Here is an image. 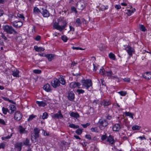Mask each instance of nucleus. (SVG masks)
<instances>
[{
    "label": "nucleus",
    "instance_id": "37",
    "mask_svg": "<svg viewBox=\"0 0 151 151\" xmlns=\"http://www.w3.org/2000/svg\"><path fill=\"white\" fill-rule=\"evenodd\" d=\"M48 116V114L46 112H45L43 113L42 118L43 119H45L47 118Z\"/></svg>",
    "mask_w": 151,
    "mask_h": 151
},
{
    "label": "nucleus",
    "instance_id": "10",
    "mask_svg": "<svg viewBox=\"0 0 151 151\" xmlns=\"http://www.w3.org/2000/svg\"><path fill=\"white\" fill-rule=\"evenodd\" d=\"M52 117L58 119H61L63 118V116L61 114V111H60L57 113L52 116Z\"/></svg>",
    "mask_w": 151,
    "mask_h": 151
},
{
    "label": "nucleus",
    "instance_id": "42",
    "mask_svg": "<svg viewBox=\"0 0 151 151\" xmlns=\"http://www.w3.org/2000/svg\"><path fill=\"white\" fill-rule=\"evenodd\" d=\"M89 112L88 111V114H93V109L91 107H90L89 109Z\"/></svg>",
    "mask_w": 151,
    "mask_h": 151
},
{
    "label": "nucleus",
    "instance_id": "21",
    "mask_svg": "<svg viewBox=\"0 0 151 151\" xmlns=\"http://www.w3.org/2000/svg\"><path fill=\"white\" fill-rule=\"evenodd\" d=\"M22 146V143L21 142L16 143L15 147L18 148V151H20L21 150Z\"/></svg>",
    "mask_w": 151,
    "mask_h": 151
},
{
    "label": "nucleus",
    "instance_id": "57",
    "mask_svg": "<svg viewBox=\"0 0 151 151\" xmlns=\"http://www.w3.org/2000/svg\"><path fill=\"white\" fill-rule=\"evenodd\" d=\"M0 124H2L3 125H5L6 123L4 121V120H3L2 119H0Z\"/></svg>",
    "mask_w": 151,
    "mask_h": 151
},
{
    "label": "nucleus",
    "instance_id": "9",
    "mask_svg": "<svg viewBox=\"0 0 151 151\" xmlns=\"http://www.w3.org/2000/svg\"><path fill=\"white\" fill-rule=\"evenodd\" d=\"M14 117L15 119L19 121L22 119V115L19 111H17L15 113Z\"/></svg>",
    "mask_w": 151,
    "mask_h": 151
},
{
    "label": "nucleus",
    "instance_id": "50",
    "mask_svg": "<svg viewBox=\"0 0 151 151\" xmlns=\"http://www.w3.org/2000/svg\"><path fill=\"white\" fill-rule=\"evenodd\" d=\"M72 48L73 50H83V49H82L81 47H75L73 46L72 47Z\"/></svg>",
    "mask_w": 151,
    "mask_h": 151
},
{
    "label": "nucleus",
    "instance_id": "3",
    "mask_svg": "<svg viewBox=\"0 0 151 151\" xmlns=\"http://www.w3.org/2000/svg\"><path fill=\"white\" fill-rule=\"evenodd\" d=\"M34 135L31 136V139L32 141H34L33 139L35 140L36 142V139L39 137V134L40 132V130H39L37 128H35L34 129Z\"/></svg>",
    "mask_w": 151,
    "mask_h": 151
},
{
    "label": "nucleus",
    "instance_id": "30",
    "mask_svg": "<svg viewBox=\"0 0 151 151\" xmlns=\"http://www.w3.org/2000/svg\"><path fill=\"white\" fill-rule=\"evenodd\" d=\"M19 130L20 133H23L25 132V129L23 128L22 126H19Z\"/></svg>",
    "mask_w": 151,
    "mask_h": 151
},
{
    "label": "nucleus",
    "instance_id": "40",
    "mask_svg": "<svg viewBox=\"0 0 151 151\" xmlns=\"http://www.w3.org/2000/svg\"><path fill=\"white\" fill-rule=\"evenodd\" d=\"M140 28L142 31L145 32L146 30L145 27L143 25H141L140 26Z\"/></svg>",
    "mask_w": 151,
    "mask_h": 151
},
{
    "label": "nucleus",
    "instance_id": "54",
    "mask_svg": "<svg viewBox=\"0 0 151 151\" xmlns=\"http://www.w3.org/2000/svg\"><path fill=\"white\" fill-rule=\"evenodd\" d=\"M119 93L122 96H125L126 94V92L120 91L119 92Z\"/></svg>",
    "mask_w": 151,
    "mask_h": 151
},
{
    "label": "nucleus",
    "instance_id": "22",
    "mask_svg": "<svg viewBox=\"0 0 151 151\" xmlns=\"http://www.w3.org/2000/svg\"><path fill=\"white\" fill-rule=\"evenodd\" d=\"M12 72V75L16 77H19V71L18 70H14Z\"/></svg>",
    "mask_w": 151,
    "mask_h": 151
},
{
    "label": "nucleus",
    "instance_id": "39",
    "mask_svg": "<svg viewBox=\"0 0 151 151\" xmlns=\"http://www.w3.org/2000/svg\"><path fill=\"white\" fill-rule=\"evenodd\" d=\"M82 129H78L76 131V132L77 134L80 135L82 133Z\"/></svg>",
    "mask_w": 151,
    "mask_h": 151
},
{
    "label": "nucleus",
    "instance_id": "8",
    "mask_svg": "<svg viewBox=\"0 0 151 151\" xmlns=\"http://www.w3.org/2000/svg\"><path fill=\"white\" fill-rule=\"evenodd\" d=\"M65 25H65L61 26L59 25L57 23H56L53 25V27L55 29H57L60 31H61L65 28Z\"/></svg>",
    "mask_w": 151,
    "mask_h": 151
},
{
    "label": "nucleus",
    "instance_id": "23",
    "mask_svg": "<svg viewBox=\"0 0 151 151\" xmlns=\"http://www.w3.org/2000/svg\"><path fill=\"white\" fill-rule=\"evenodd\" d=\"M34 48L36 51L40 52L41 51H43L45 49L42 47H38L37 46H35Z\"/></svg>",
    "mask_w": 151,
    "mask_h": 151
},
{
    "label": "nucleus",
    "instance_id": "56",
    "mask_svg": "<svg viewBox=\"0 0 151 151\" xmlns=\"http://www.w3.org/2000/svg\"><path fill=\"white\" fill-rule=\"evenodd\" d=\"M1 37L3 38L4 40H7V38L4 35L3 33H1Z\"/></svg>",
    "mask_w": 151,
    "mask_h": 151
},
{
    "label": "nucleus",
    "instance_id": "33",
    "mask_svg": "<svg viewBox=\"0 0 151 151\" xmlns=\"http://www.w3.org/2000/svg\"><path fill=\"white\" fill-rule=\"evenodd\" d=\"M2 110L3 112V113L4 114H6L7 112H8L9 111V110L8 109L4 107H3L2 108Z\"/></svg>",
    "mask_w": 151,
    "mask_h": 151
},
{
    "label": "nucleus",
    "instance_id": "32",
    "mask_svg": "<svg viewBox=\"0 0 151 151\" xmlns=\"http://www.w3.org/2000/svg\"><path fill=\"white\" fill-rule=\"evenodd\" d=\"M29 140L27 138L25 141L24 142V144L26 145H27L29 147L31 145L29 144Z\"/></svg>",
    "mask_w": 151,
    "mask_h": 151
},
{
    "label": "nucleus",
    "instance_id": "24",
    "mask_svg": "<svg viewBox=\"0 0 151 151\" xmlns=\"http://www.w3.org/2000/svg\"><path fill=\"white\" fill-rule=\"evenodd\" d=\"M58 80L59 81L60 84V83L63 85L65 84V81L64 78L62 77H60Z\"/></svg>",
    "mask_w": 151,
    "mask_h": 151
},
{
    "label": "nucleus",
    "instance_id": "63",
    "mask_svg": "<svg viewBox=\"0 0 151 151\" xmlns=\"http://www.w3.org/2000/svg\"><path fill=\"white\" fill-rule=\"evenodd\" d=\"M124 80L125 81L128 82L130 81V79L129 78H126L124 79Z\"/></svg>",
    "mask_w": 151,
    "mask_h": 151
},
{
    "label": "nucleus",
    "instance_id": "14",
    "mask_svg": "<svg viewBox=\"0 0 151 151\" xmlns=\"http://www.w3.org/2000/svg\"><path fill=\"white\" fill-rule=\"evenodd\" d=\"M111 104V102L107 100H103L101 103V104L104 106L109 105Z\"/></svg>",
    "mask_w": 151,
    "mask_h": 151
},
{
    "label": "nucleus",
    "instance_id": "49",
    "mask_svg": "<svg viewBox=\"0 0 151 151\" xmlns=\"http://www.w3.org/2000/svg\"><path fill=\"white\" fill-rule=\"evenodd\" d=\"M33 72L35 73L40 74L41 72V71L40 70H33Z\"/></svg>",
    "mask_w": 151,
    "mask_h": 151
},
{
    "label": "nucleus",
    "instance_id": "38",
    "mask_svg": "<svg viewBox=\"0 0 151 151\" xmlns=\"http://www.w3.org/2000/svg\"><path fill=\"white\" fill-rule=\"evenodd\" d=\"M76 91L78 92V94H82L84 92V91L81 89H77Z\"/></svg>",
    "mask_w": 151,
    "mask_h": 151
},
{
    "label": "nucleus",
    "instance_id": "60",
    "mask_svg": "<svg viewBox=\"0 0 151 151\" xmlns=\"http://www.w3.org/2000/svg\"><path fill=\"white\" fill-rule=\"evenodd\" d=\"M5 146V145L4 143H0V149L2 148H4Z\"/></svg>",
    "mask_w": 151,
    "mask_h": 151
},
{
    "label": "nucleus",
    "instance_id": "46",
    "mask_svg": "<svg viewBox=\"0 0 151 151\" xmlns=\"http://www.w3.org/2000/svg\"><path fill=\"white\" fill-rule=\"evenodd\" d=\"M62 39L64 42H65L68 40L67 37L65 36H63L62 37Z\"/></svg>",
    "mask_w": 151,
    "mask_h": 151
},
{
    "label": "nucleus",
    "instance_id": "58",
    "mask_svg": "<svg viewBox=\"0 0 151 151\" xmlns=\"http://www.w3.org/2000/svg\"><path fill=\"white\" fill-rule=\"evenodd\" d=\"M16 40L18 42L21 41V37L20 36L17 37L16 39Z\"/></svg>",
    "mask_w": 151,
    "mask_h": 151
},
{
    "label": "nucleus",
    "instance_id": "19",
    "mask_svg": "<svg viewBox=\"0 0 151 151\" xmlns=\"http://www.w3.org/2000/svg\"><path fill=\"white\" fill-rule=\"evenodd\" d=\"M45 56L47 58L49 61H51L54 58L55 55H54L48 54L45 55Z\"/></svg>",
    "mask_w": 151,
    "mask_h": 151
},
{
    "label": "nucleus",
    "instance_id": "11",
    "mask_svg": "<svg viewBox=\"0 0 151 151\" xmlns=\"http://www.w3.org/2000/svg\"><path fill=\"white\" fill-rule=\"evenodd\" d=\"M41 14L45 17H47L49 16V13L44 8H42L41 9Z\"/></svg>",
    "mask_w": 151,
    "mask_h": 151
},
{
    "label": "nucleus",
    "instance_id": "61",
    "mask_svg": "<svg viewBox=\"0 0 151 151\" xmlns=\"http://www.w3.org/2000/svg\"><path fill=\"white\" fill-rule=\"evenodd\" d=\"M85 136L86 138L88 139H91V136L89 134H86Z\"/></svg>",
    "mask_w": 151,
    "mask_h": 151
},
{
    "label": "nucleus",
    "instance_id": "44",
    "mask_svg": "<svg viewBox=\"0 0 151 151\" xmlns=\"http://www.w3.org/2000/svg\"><path fill=\"white\" fill-rule=\"evenodd\" d=\"M35 116H34L33 115H31L29 116V118L27 120L29 122L30 120H31L34 117H35Z\"/></svg>",
    "mask_w": 151,
    "mask_h": 151
},
{
    "label": "nucleus",
    "instance_id": "36",
    "mask_svg": "<svg viewBox=\"0 0 151 151\" xmlns=\"http://www.w3.org/2000/svg\"><path fill=\"white\" fill-rule=\"evenodd\" d=\"M69 127L71 128L77 129L79 128V126L78 125H75L73 124H70L69 125Z\"/></svg>",
    "mask_w": 151,
    "mask_h": 151
},
{
    "label": "nucleus",
    "instance_id": "52",
    "mask_svg": "<svg viewBox=\"0 0 151 151\" xmlns=\"http://www.w3.org/2000/svg\"><path fill=\"white\" fill-rule=\"evenodd\" d=\"M90 125L89 123H86L85 124H81V125L84 128H86L88 126H89Z\"/></svg>",
    "mask_w": 151,
    "mask_h": 151
},
{
    "label": "nucleus",
    "instance_id": "15",
    "mask_svg": "<svg viewBox=\"0 0 151 151\" xmlns=\"http://www.w3.org/2000/svg\"><path fill=\"white\" fill-rule=\"evenodd\" d=\"M143 76L145 79L149 80L151 78V73L150 72H146L143 75Z\"/></svg>",
    "mask_w": 151,
    "mask_h": 151
},
{
    "label": "nucleus",
    "instance_id": "13",
    "mask_svg": "<svg viewBox=\"0 0 151 151\" xmlns=\"http://www.w3.org/2000/svg\"><path fill=\"white\" fill-rule=\"evenodd\" d=\"M9 113L10 114H13L14 111L16 110V108L14 105H10L9 106Z\"/></svg>",
    "mask_w": 151,
    "mask_h": 151
},
{
    "label": "nucleus",
    "instance_id": "17",
    "mask_svg": "<svg viewBox=\"0 0 151 151\" xmlns=\"http://www.w3.org/2000/svg\"><path fill=\"white\" fill-rule=\"evenodd\" d=\"M127 48H128L127 50V52L128 54L129 55H132V53L133 52V48L129 46H127L126 48L125 49H126Z\"/></svg>",
    "mask_w": 151,
    "mask_h": 151
},
{
    "label": "nucleus",
    "instance_id": "51",
    "mask_svg": "<svg viewBox=\"0 0 151 151\" xmlns=\"http://www.w3.org/2000/svg\"><path fill=\"white\" fill-rule=\"evenodd\" d=\"M108 124V122L106 120H104V124L103 125V127H106Z\"/></svg>",
    "mask_w": 151,
    "mask_h": 151
},
{
    "label": "nucleus",
    "instance_id": "34",
    "mask_svg": "<svg viewBox=\"0 0 151 151\" xmlns=\"http://www.w3.org/2000/svg\"><path fill=\"white\" fill-rule=\"evenodd\" d=\"M34 12L35 13H39L41 12V10H39L37 7H35L34 9Z\"/></svg>",
    "mask_w": 151,
    "mask_h": 151
},
{
    "label": "nucleus",
    "instance_id": "16",
    "mask_svg": "<svg viewBox=\"0 0 151 151\" xmlns=\"http://www.w3.org/2000/svg\"><path fill=\"white\" fill-rule=\"evenodd\" d=\"M120 129V125L119 124H116L114 125L112 127L113 131H118Z\"/></svg>",
    "mask_w": 151,
    "mask_h": 151
},
{
    "label": "nucleus",
    "instance_id": "29",
    "mask_svg": "<svg viewBox=\"0 0 151 151\" xmlns=\"http://www.w3.org/2000/svg\"><path fill=\"white\" fill-rule=\"evenodd\" d=\"M108 137L107 134L105 133L104 135H102L101 139L102 141H104L107 139Z\"/></svg>",
    "mask_w": 151,
    "mask_h": 151
},
{
    "label": "nucleus",
    "instance_id": "45",
    "mask_svg": "<svg viewBox=\"0 0 151 151\" xmlns=\"http://www.w3.org/2000/svg\"><path fill=\"white\" fill-rule=\"evenodd\" d=\"M91 132H98V129L97 127L92 128L91 129Z\"/></svg>",
    "mask_w": 151,
    "mask_h": 151
},
{
    "label": "nucleus",
    "instance_id": "27",
    "mask_svg": "<svg viewBox=\"0 0 151 151\" xmlns=\"http://www.w3.org/2000/svg\"><path fill=\"white\" fill-rule=\"evenodd\" d=\"M125 114L127 116H129L132 119H133V118H134L133 116L134 115V114L129 112H125Z\"/></svg>",
    "mask_w": 151,
    "mask_h": 151
},
{
    "label": "nucleus",
    "instance_id": "55",
    "mask_svg": "<svg viewBox=\"0 0 151 151\" xmlns=\"http://www.w3.org/2000/svg\"><path fill=\"white\" fill-rule=\"evenodd\" d=\"M41 39V37L40 35H37L35 38V39L37 41H39Z\"/></svg>",
    "mask_w": 151,
    "mask_h": 151
},
{
    "label": "nucleus",
    "instance_id": "59",
    "mask_svg": "<svg viewBox=\"0 0 151 151\" xmlns=\"http://www.w3.org/2000/svg\"><path fill=\"white\" fill-rule=\"evenodd\" d=\"M115 8L117 9H119L121 8V7L120 5H116L115 6Z\"/></svg>",
    "mask_w": 151,
    "mask_h": 151
},
{
    "label": "nucleus",
    "instance_id": "53",
    "mask_svg": "<svg viewBox=\"0 0 151 151\" xmlns=\"http://www.w3.org/2000/svg\"><path fill=\"white\" fill-rule=\"evenodd\" d=\"M17 16L19 18H20L22 19H24V17L23 16V14H17Z\"/></svg>",
    "mask_w": 151,
    "mask_h": 151
},
{
    "label": "nucleus",
    "instance_id": "31",
    "mask_svg": "<svg viewBox=\"0 0 151 151\" xmlns=\"http://www.w3.org/2000/svg\"><path fill=\"white\" fill-rule=\"evenodd\" d=\"M76 23L77 26H80L81 24V22L79 18H77L76 20Z\"/></svg>",
    "mask_w": 151,
    "mask_h": 151
},
{
    "label": "nucleus",
    "instance_id": "2",
    "mask_svg": "<svg viewBox=\"0 0 151 151\" xmlns=\"http://www.w3.org/2000/svg\"><path fill=\"white\" fill-rule=\"evenodd\" d=\"M3 29L5 31L8 33L12 34L14 33L15 34L17 33V32L11 26L8 25H4L3 26Z\"/></svg>",
    "mask_w": 151,
    "mask_h": 151
},
{
    "label": "nucleus",
    "instance_id": "47",
    "mask_svg": "<svg viewBox=\"0 0 151 151\" xmlns=\"http://www.w3.org/2000/svg\"><path fill=\"white\" fill-rule=\"evenodd\" d=\"M71 10L72 12H74L76 13H77V12L76 10V8L73 6H72L71 8Z\"/></svg>",
    "mask_w": 151,
    "mask_h": 151
},
{
    "label": "nucleus",
    "instance_id": "6",
    "mask_svg": "<svg viewBox=\"0 0 151 151\" xmlns=\"http://www.w3.org/2000/svg\"><path fill=\"white\" fill-rule=\"evenodd\" d=\"M107 141L109 144H111L113 146L115 142L113 137L111 135H109L108 137Z\"/></svg>",
    "mask_w": 151,
    "mask_h": 151
},
{
    "label": "nucleus",
    "instance_id": "1",
    "mask_svg": "<svg viewBox=\"0 0 151 151\" xmlns=\"http://www.w3.org/2000/svg\"><path fill=\"white\" fill-rule=\"evenodd\" d=\"M81 83L83 86L85 87L86 89L90 90L92 88V83L90 79L82 80Z\"/></svg>",
    "mask_w": 151,
    "mask_h": 151
},
{
    "label": "nucleus",
    "instance_id": "25",
    "mask_svg": "<svg viewBox=\"0 0 151 151\" xmlns=\"http://www.w3.org/2000/svg\"><path fill=\"white\" fill-rule=\"evenodd\" d=\"M70 116L72 117H74L77 118L79 117V114L77 112H71L70 114Z\"/></svg>",
    "mask_w": 151,
    "mask_h": 151
},
{
    "label": "nucleus",
    "instance_id": "43",
    "mask_svg": "<svg viewBox=\"0 0 151 151\" xmlns=\"http://www.w3.org/2000/svg\"><path fill=\"white\" fill-rule=\"evenodd\" d=\"M12 134H11L10 136L8 135L7 136L5 137H2V140H4L7 139H9L11 138V137L12 136Z\"/></svg>",
    "mask_w": 151,
    "mask_h": 151
},
{
    "label": "nucleus",
    "instance_id": "26",
    "mask_svg": "<svg viewBox=\"0 0 151 151\" xmlns=\"http://www.w3.org/2000/svg\"><path fill=\"white\" fill-rule=\"evenodd\" d=\"M113 75V73L111 70L108 71H106L105 74V76L108 77H111Z\"/></svg>",
    "mask_w": 151,
    "mask_h": 151
},
{
    "label": "nucleus",
    "instance_id": "35",
    "mask_svg": "<svg viewBox=\"0 0 151 151\" xmlns=\"http://www.w3.org/2000/svg\"><path fill=\"white\" fill-rule=\"evenodd\" d=\"M141 127L137 125H134L132 127V129L133 130H139Z\"/></svg>",
    "mask_w": 151,
    "mask_h": 151
},
{
    "label": "nucleus",
    "instance_id": "48",
    "mask_svg": "<svg viewBox=\"0 0 151 151\" xmlns=\"http://www.w3.org/2000/svg\"><path fill=\"white\" fill-rule=\"evenodd\" d=\"M104 121V120H103L102 119H99L98 123L103 127Z\"/></svg>",
    "mask_w": 151,
    "mask_h": 151
},
{
    "label": "nucleus",
    "instance_id": "41",
    "mask_svg": "<svg viewBox=\"0 0 151 151\" xmlns=\"http://www.w3.org/2000/svg\"><path fill=\"white\" fill-rule=\"evenodd\" d=\"M105 71L104 70L103 68L102 69H101L100 70V73L102 75H105Z\"/></svg>",
    "mask_w": 151,
    "mask_h": 151
},
{
    "label": "nucleus",
    "instance_id": "62",
    "mask_svg": "<svg viewBox=\"0 0 151 151\" xmlns=\"http://www.w3.org/2000/svg\"><path fill=\"white\" fill-rule=\"evenodd\" d=\"M128 12L127 13V14L128 15H130L132 13V12H131V11L130 10H127Z\"/></svg>",
    "mask_w": 151,
    "mask_h": 151
},
{
    "label": "nucleus",
    "instance_id": "4",
    "mask_svg": "<svg viewBox=\"0 0 151 151\" xmlns=\"http://www.w3.org/2000/svg\"><path fill=\"white\" fill-rule=\"evenodd\" d=\"M51 83L52 86L54 88H57L60 85L59 81L56 78H54Z\"/></svg>",
    "mask_w": 151,
    "mask_h": 151
},
{
    "label": "nucleus",
    "instance_id": "12",
    "mask_svg": "<svg viewBox=\"0 0 151 151\" xmlns=\"http://www.w3.org/2000/svg\"><path fill=\"white\" fill-rule=\"evenodd\" d=\"M68 98L71 101H73L75 98V95L72 91L69 92L68 93Z\"/></svg>",
    "mask_w": 151,
    "mask_h": 151
},
{
    "label": "nucleus",
    "instance_id": "28",
    "mask_svg": "<svg viewBox=\"0 0 151 151\" xmlns=\"http://www.w3.org/2000/svg\"><path fill=\"white\" fill-rule=\"evenodd\" d=\"M109 58L112 59L113 60H115V55L112 53H110L109 54Z\"/></svg>",
    "mask_w": 151,
    "mask_h": 151
},
{
    "label": "nucleus",
    "instance_id": "18",
    "mask_svg": "<svg viewBox=\"0 0 151 151\" xmlns=\"http://www.w3.org/2000/svg\"><path fill=\"white\" fill-rule=\"evenodd\" d=\"M43 88L44 90L47 92H50L51 90L50 85L48 84H47L45 85L44 86Z\"/></svg>",
    "mask_w": 151,
    "mask_h": 151
},
{
    "label": "nucleus",
    "instance_id": "7",
    "mask_svg": "<svg viewBox=\"0 0 151 151\" xmlns=\"http://www.w3.org/2000/svg\"><path fill=\"white\" fill-rule=\"evenodd\" d=\"M13 26L16 28L20 27L22 25V23L20 21H14L11 22Z\"/></svg>",
    "mask_w": 151,
    "mask_h": 151
},
{
    "label": "nucleus",
    "instance_id": "5",
    "mask_svg": "<svg viewBox=\"0 0 151 151\" xmlns=\"http://www.w3.org/2000/svg\"><path fill=\"white\" fill-rule=\"evenodd\" d=\"M80 85L81 84L79 82H72L70 83L69 86L72 88H75L76 87L80 88H82L80 86Z\"/></svg>",
    "mask_w": 151,
    "mask_h": 151
},
{
    "label": "nucleus",
    "instance_id": "20",
    "mask_svg": "<svg viewBox=\"0 0 151 151\" xmlns=\"http://www.w3.org/2000/svg\"><path fill=\"white\" fill-rule=\"evenodd\" d=\"M36 103L38 104L40 106L44 107L47 105L45 102L42 101H37Z\"/></svg>",
    "mask_w": 151,
    "mask_h": 151
},
{
    "label": "nucleus",
    "instance_id": "64",
    "mask_svg": "<svg viewBox=\"0 0 151 151\" xmlns=\"http://www.w3.org/2000/svg\"><path fill=\"white\" fill-rule=\"evenodd\" d=\"M106 118L107 119L110 120L111 119V116L108 115L106 116Z\"/></svg>",
    "mask_w": 151,
    "mask_h": 151
}]
</instances>
